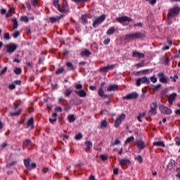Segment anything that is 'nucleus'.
I'll return each instance as SVG.
<instances>
[{"instance_id":"f257e3e1","label":"nucleus","mask_w":180,"mask_h":180,"mask_svg":"<svg viewBox=\"0 0 180 180\" xmlns=\"http://www.w3.org/2000/svg\"><path fill=\"white\" fill-rule=\"evenodd\" d=\"M179 13V7H174L169 11V13L167 14V22L168 23H171V18H174V16H176Z\"/></svg>"},{"instance_id":"f03ea898","label":"nucleus","mask_w":180,"mask_h":180,"mask_svg":"<svg viewBox=\"0 0 180 180\" xmlns=\"http://www.w3.org/2000/svg\"><path fill=\"white\" fill-rule=\"evenodd\" d=\"M144 35L141 32H135L132 34H128L125 36V40L130 41L134 40V39H141Z\"/></svg>"},{"instance_id":"7ed1b4c3","label":"nucleus","mask_w":180,"mask_h":180,"mask_svg":"<svg viewBox=\"0 0 180 180\" xmlns=\"http://www.w3.org/2000/svg\"><path fill=\"white\" fill-rule=\"evenodd\" d=\"M75 89H77L75 91V94H77L78 96H79L80 98H85V96H86V92H85V91L82 89V84H75Z\"/></svg>"},{"instance_id":"20e7f679","label":"nucleus","mask_w":180,"mask_h":180,"mask_svg":"<svg viewBox=\"0 0 180 180\" xmlns=\"http://www.w3.org/2000/svg\"><path fill=\"white\" fill-rule=\"evenodd\" d=\"M105 19H106V15H105V14H103L99 17L96 18L93 22L94 27H96L97 26H99V25L103 22Z\"/></svg>"},{"instance_id":"39448f33","label":"nucleus","mask_w":180,"mask_h":180,"mask_svg":"<svg viewBox=\"0 0 180 180\" xmlns=\"http://www.w3.org/2000/svg\"><path fill=\"white\" fill-rule=\"evenodd\" d=\"M141 84H147L148 85V84H150V78L147 77H143L136 80V86H140Z\"/></svg>"},{"instance_id":"423d86ee","label":"nucleus","mask_w":180,"mask_h":180,"mask_svg":"<svg viewBox=\"0 0 180 180\" xmlns=\"http://www.w3.org/2000/svg\"><path fill=\"white\" fill-rule=\"evenodd\" d=\"M157 109H158V106L157 105V102H153L150 105V109L148 111L149 116H154L157 115Z\"/></svg>"},{"instance_id":"0eeeda50","label":"nucleus","mask_w":180,"mask_h":180,"mask_svg":"<svg viewBox=\"0 0 180 180\" xmlns=\"http://www.w3.org/2000/svg\"><path fill=\"white\" fill-rule=\"evenodd\" d=\"M159 109L162 115H171L172 113V110L164 105H160Z\"/></svg>"},{"instance_id":"6e6552de","label":"nucleus","mask_w":180,"mask_h":180,"mask_svg":"<svg viewBox=\"0 0 180 180\" xmlns=\"http://www.w3.org/2000/svg\"><path fill=\"white\" fill-rule=\"evenodd\" d=\"M124 119H126V115L124 113L121 114L120 116L115 120V127L117 129V127L122 124V122Z\"/></svg>"},{"instance_id":"1a4fd4ad","label":"nucleus","mask_w":180,"mask_h":180,"mask_svg":"<svg viewBox=\"0 0 180 180\" xmlns=\"http://www.w3.org/2000/svg\"><path fill=\"white\" fill-rule=\"evenodd\" d=\"M139 98V94L137 92L134 91L131 94H129L128 95L123 96L122 99H127V101H130V99H137Z\"/></svg>"},{"instance_id":"9d476101","label":"nucleus","mask_w":180,"mask_h":180,"mask_svg":"<svg viewBox=\"0 0 180 180\" xmlns=\"http://www.w3.org/2000/svg\"><path fill=\"white\" fill-rule=\"evenodd\" d=\"M6 53H9L11 54V53H13L18 49V45L15 44H7L6 46Z\"/></svg>"},{"instance_id":"9b49d317","label":"nucleus","mask_w":180,"mask_h":180,"mask_svg":"<svg viewBox=\"0 0 180 180\" xmlns=\"http://www.w3.org/2000/svg\"><path fill=\"white\" fill-rule=\"evenodd\" d=\"M116 21L118 22V23H123L124 22H133V19L130 17L122 16L117 18Z\"/></svg>"},{"instance_id":"f8f14e48","label":"nucleus","mask_w":180,"mask_h":180,"mask_svg":"<svg viewBox=\"0 0 180 180\" xmlns=\"http://www.w3.org/2000/svg\"><path fill=\"white\" fill-rule=\"evenodd\" d=\"M136 146L139 150H144L146 148V144L141 139L136 140Z\"/></svg>"},{"instance_id":"ddd939ff","label":"nucleus","mask_w":180,"mask_h":180,"mask_svg":"<svg viewBox=\"0 0 180 180\" xmlns=\"http://www.w3.org/2000/svg\"><path fill=\"white\" fill-rule=\"evenodd\" d=\"M115 68V65H108L105 67L101 68L99 69L100 72H108V71H110V70H113Z\"/></svg>"},{"instance_id":"4468645a","label":"nucleus","mask_w":180,"mask_h":180,"mask_svg":"<svg viewBox=\"0 0 180 180\" xmlns=\"http://www.w3.org/2000/svg\"><path fill=\"white\" fill-rule=\"evenodd\" d=\"M132 57H134V58H144V57H146V56L143 53H139L138 51H134L132 53Z\"/></svg>"},{"instance_id":"2eb2a0df","label":"nucleus","mask_w":180,"mask_h":180,"mask_svg":"<svg viewBox=\"0 0 180 180\" xmlns=\"http://www.w3.org/2000/svg\"><path fill=\"white\" fill-rule=\"evenodd\" d=\"M53 5L55 8H57V9H58V11H59V12H64V9L61 8L60 4H58V0H53Z\"/></svg>"},{"instance_id":"dca6fc26","label":"nucleus","mask_w":180,"mask_h":180,"mask_svg":"<svg viewBox=\"0 0 180 180\" xmlns=\"http://www.w3.org/2000/svg\"><path fill=\"white\" fill-rule=\"evenodd\" d=\"M98 94L100 98H109V95L105 94V91H103V89L102 88L98 89Z\"/></svg>"},{"instance_id":"f3484780","label":"nucleus","mask_w":180,"mask_h":180,"mask_svg":"<svg viewBox=\"0 0 180 180\" xmlns=\"http://www.w3.org/2000/svg\"><path fill=\"white\" fill-rule=\"evenodd\" d=\"M117 88H119V86L117 84H112V85H110L107 88V91L108 92H112L113 91H117Z\"/></svg>"},{"instance_id":"a211bd4d","label":"nucleus","mask_w":180,"mask_h":180,"mask_svg":"<svg viewBox=\"0 0 180 180\" xmlns=\"http://www.w3.org/2000/svg\"><path fill=\"white\" fill-rule=\"evenodd\" d=\"M84 146H86L85 151L86 153H88V151H89V150H91V148H92V142H91L89 141H86L84 143Z\"/></svg>"},{"instance_id":"6ab92c4d","label":"nucleus","mask_w":180,"mask_h":180,"mask_svg":"<svg viewBox=\"0 0 180 180\" xmlns=\"http://www.w3.org/2000/svg\"><path fill=\"white\" fill-rule=\"evenodd\" d=\"M175 98H176V93H173L169 96V103L170 105H172V103H174V101L175 100Z\"/></svg>"},{"instance_id":"aec40b11","label":"nucleus","mask_w":180,"mask_h":180,"mask_svg":"<svg viewBox=\"0 0 180 180\" xmlns=\"http://www.w3.org/2000/svg\"><path fill=\"white\" fill-rule=\"evenodd\" d=\"M34 121L33 120V118H30L28 120L27 124V129H33L34 127Z\"/></svg>"},{"instance_id":"412c9836","label":"nucleus","mask_w":180,"mask_h":180,"mask_svg":"<svg viewBox=\"0 0 180 180\" xmlns=\"http://www.w3.org/2000/svg\"><path fill=\"white\" fill-rule=\"evenodd\" d=\"M81 56L82 57H89V56H91V51L88 49H85L81 53Z\"/></svg>"},{"instance_id":"4be33fe9","label":"nucleus","mask_w":180,"mask_h":180,"mask_svg":"<svg viewBox=\"0 0 180 180\" xmlns=\"http://www.w3.org/2000/svg\"><path fill=\"white\" fill-rule=\"evenodd\" d=\"M32 161V159L27 158L24 160V165L26 167L27 169V168H30V162Z\"/></svg>"},{"instance_id":"5701e85b","label":"nucleus","mask_w":180,"mask_h":180,"mask_svg":"<svg viewBox=\"0 0 180 180\" xmlns=\"http://www.w3.org/2000/svg\"><path fill=\"white\" fill-rule=\"evenodd\" d=\"M115 32H116V29L115 28V27H111L108 30L107 34L108 36H110L113 34V33H115Z\"/></svg>"},{"instance_id":"b1692460","label":"nucleus","mask_w":180,"mask_h":180,"mask_svg":"<svg viewBox=\"0 0 180 180\" xmlns=\"http://www.w3.org/2000/svg\"><path fill=\"white\" fill-rule=\"evenodd\" d=\"M130 162V160L129 159H121L120 160V165H127Z\"/></svg>"},{"instance_id":"393cba45","label":"nucleus","mask_w":180,"mask_h":180,"mask_svg":"<svg viewBox=\"0 0 180 180\" xmlns=\"http://www.w3.org/2000/svg\"><path fill=\"white\" fill-rule=\"evenodd\" d=\"M153 146L156 147H165V143L163 141H156L153 143Z\"/></svg>"},{"instance_id":"a878e982","label":"nucleus","mask_w":180,"mask_h":180,"mask_svg":"<svg viewBox=\"0 0 180 180\" xmlns=\"http://www.w3.org/2000/svg\"><path fill=\"white\" fill-rule=\"evenodd\" d=\"M61 19V17L57 16V17H51L49 18L51 23H56L57 20H60Z\"/></svg>"},{"instance_id":"bb28decb","label":"nucleus","mask_w":180,"mask_h":180,"mask_svg":"<svg viewBox=\"0 0 180 180\" xmlns=\"http://www.w3.org/2000/svg\"><path fill=\"white\" fill-rule=\"evenodd\" d=\"M71 94H72V90L70 88L67 89L66 91L64 92V95L66 98H68V96H70Z\"/></svg>"},{"instance_id":"cd10ccee","label":"nucleus","mask_w":180,"mask_h":180,"mask_svg":"<svg viewBox=\"0 0 180 180\" xmlns=\"http://www.w3.org/2000/svg\"><path fill=\"white\" fill-rule=\"evenodd\" d=\"M12 22L13 23V30H15V29H18V20H16V18H13L12 20Z\"/></svg>"},{"instance_id":"c85d7f7f","label":"nucleus","mask_w":180,"mask_h":180,"mask_svg":"<svg viewBox=\"0 0 180 180\" xmlns=\"http://www.w3.org/2000/svg\"><path fill=\"white\" fill-rule=\"evenodd\" d=\"M101 128L103 129V127H106L108 126V121L106 120H103L101 122Z\"/></svg>"},{"instance_id":"c756f323","label":"nucleus","mask_w":180,"mask_h":180,"mask_svg":"<svg viewBox=\"0 0 180 180\" xmlns=\"http://www.w3.org/2000/svg\"><path fill=\"white\" fill-rule=\"evenodd\" d=\"M13 72H15L17 75H19L20 74H22V69L20 68H15Z\"/></svg>"},{"instance_id":"7c9ffc66","label":"nucleus","mask_w":180,"mask_h":180,"mask_svg":"<svg viewBox=\"0 0 180 180\" xmlns=\"http://www.w3.org/2000/svg\"><path fill=\"white\" fill-rule=\"evenodd\" d=\"M68 121L70 123L75 122V117L74 116V115H70L68 116Z\"/></svg>"},{"instance_id":"2f4dec72","label":"nucleus","mask_w":180,"mask_h":180,"mask_svg":"<svg viewBox=\"0 0 180 180\" xmlns=\"http://www.w3.org/2000/svg\"><path fill=\"white\" fill-rule=\"evenodd\" d=\"M66 65L68 67V68L72 70V71H74V70H75V67H74V65H72L71 62H68L66 63Z\"/></svg>"},{"instance_id":"473e14b6","label":"nucleus","mask_w":180,"mask_h":180,"mask_svg":"<svg viewBox=\"0 0 180 180\" xmlns=\"http://www.w3.org/2000/svg\"><path fill=\"white\" fill-rule=\"evenodd\" d=\"M131 141H134V136L127 138L125 141V144H129V143H131Z\"/></svg>"},{"instance_id":"72a5a7b5","label":"nucleus","mask_w":180,"mask_h":180,"mask_svg":"<svg viewBox=\"0 0 180 180\" xmlns=\"http://www.w3.org/2000/svg\"><path fill=\"white\" fill-rule=\"evenodd\" d=\"M20 20H21V22H29V18H27V16H26V15H23V16L20 17Z\"/></svg>"},{"instance_id":"f704fd0d","label":"nucleus","mask_w":180,"mask_h":180,"mask_svg":"<svg viewBox=\"0 0 180 180\" xmlns=\"http://www.w3.org/2000/svg\"><path fill=\"white\" fill-rule=\"evenodd\" d=\"M160 82H161L162 84H167V82H168V78L165 76L163 78L160 79Z\"/></svg>"},{"instance_id":"c9c22d12","label":"nucleus","mask_w":180,"mask_h":180,"mask_svg":"<svg viewBox=\"0 0 180 180\" xmlns=\"http://www.w3.org/2000/svg\"><path fill=\"white\" fill-rule=\"evenodd\" d=\"M20 34V33L19 32V31H15L13 33V39H18V37H19V35Z\"/></svg>"},{"instance_id":"e433bc0d","label":"nucleus","mask_w":180,"mask_h":180,"mask_svg":"<svg viewBox=\"0 0 180 180\" xmlns=\"http://www.w3.org/2000/svg\"><path fill=\"white\" fill-rule=\"evenodd\" d=\"M64 71H65L64 68H59L58 70H57L56 71V74H57V75H58V74H63V72H64Z\"/></svg>"},{"instance_id":"4c0bfd02","label":"nucleus","mask_w":180,"mask_h":180,"mask_svg":"<svg viewBox=\"0 0 180 180\" xmlns=\"http://www.w3.org/2000/svg\"><path fill=\"white\" fill-rule=\"evenodd\" d=\"M20 113H22V110H18L15 112H12L11 116H19V115H20Z\"/></svg>"},{"instance_id":"58836bf2","label":"nucleus","mask_w":180,"mask_h":180,"mask_svg":"<svg viewBox=\"0 0 180 180\" xmlns=\"http://www.w3.org/2000/svg\"><path fill=\"white\" fill-rule=\"evenodd\" d=\"M31 141L29 139H26L24 142H23V146L24 147H27V146H29L30 144Z\"/></svg>"},{"instance_id":"ea45409f","label":"nucleus","mask_w":180,"mask_h":180,"mask_svg":"<svg viewBox=\"0 0 180 180\" xmlns=\"http://www.w3.org/2000/svg\"><path fill=\"white\" fill-rule=\"evenodd\" d=\"M178 78H179V77H178L176 75H175L174 77H170V79H172L173 82H176V79H178Z\"/></svg>"},{"instance_id":"a19ab883","label":"nucleus","mask_w":180,"mask_h":180,"mask_svg":"<svg viewBox=\"0 0 180 180\" xmlns=\"http://www.w3.org/2000/svg\"><path fill=\"white\" fill-rule=\"evenodd\" d=\"M81 19L84 22V23H88V20H86V15H82Z\"/></svg>"},{"instance_id":"79ce46f5","label":"nucleus","mask_w":180,"mask_h":180,"mask_svg":"<svg viewBox=\"0 0 180 180\" xmlns=\"http://www.w3.org/2000/svg\"><path fill=\"white\" fill-rule=\"evenodd\" d=\"M33 6H37L39 5V0H30Z\"/></svg>"},{"instance_id":"37998d69","label":"nucleus","mask_w":180,"mask_h":180,"mask_svg":"<svg viewBox=\"0 0 180 180\" xmlns=\"http://www.w3.org/2000/svg\"><path fill=\"white\" fill-rule=\"evenodd\" d=\"M75 140H81L82 139V134H77L75 136Z\"/></svg>"},{"instance_id":"c03bdc74","label":"nucleus","mask_w":180,"mask_h":180,"mask_svg":"<svg viewBox=\"0 0 180 180\" xmlns=\"http://www.w3.org/2000/svg\"><path fill=\"white\" fill-rule=\"evenodd\" d=\"M33 168H36V163L30 164V168H27V169L30 171L31 169H33Z\"/></svg>"},{"instance_id":"a18cd8bd","label":"nucleus","mask_w":180,"mask_h":180,"mask_svg":"<svg viewBox=\"0 0 180 180\" xmlns=\"http://www.w3.org/2000/svg\"><path fill=\"white\" fill-rule=\"evenodd\" d=\"M4 39H5V40H9V39H11V37L9 36L8 32H6L4 34Z\"/></svg>"},{"instance_id":"49530a36","label":"nucleus","mask_w":180,"mask_h":180,"mask_svg":"<svg viewBox=\"0 0 180 180\" xmlns=\"http://www.w3.org/2000/svg\"><path fill=\"white\" fill-rule=\"evenodd\" d=\"M72 2H75L76 4H79V2H88L90 0H71Z\"/></svg>"},{"instance_id":"de8ad7c7","label":"nucleus","mask_w":180,"mask_h":180,"mask_svg":"<svg viewBox=\"0 0 180 180\" xmlns=\"http://www.w3.org/2000/svg\"><path fill=\"white\" fill-rule=\"evenodd\" d=\"M6 16V18H11V16H12V8L7 12Z\"/></svg>"},{"instance_id":"09e8293b","label":"nucleus","mask_w":180,"mask_h":180,"mask_svg":"<svg viewBox=\"0 0 180 180\" xmlns=\"http://www.w3.org/2000/svg\"><path fill=\"white\" fill-rule=\"evenodd\" d=\"M136 67H137V68H140L141 67H144V61H142V63H137L136 65Z\"/></svg>"},{"instance_id":"8fccbe9b","label":"nucleus","mask_w":180,"mask_h":180,"mask_svg":"<svg viewBox=\"0 0 180 180\" xmlns=\"http://www.w3.org/2000/svg\"><path fill=\"white\" fill-rule=\"evenodd\" d=\"M135 160H137V161H139V162L141 163L143 162V158H141V155L137 156Z\"/></svg>"},{"instance_id":"3c124183","label":"nucleus","mask_w":180,"mask_h":180,"mask_svg":"<svg viewBox=\"0 0 180 180\" xmlns=\"http://www.w3.org/2000/svg\"><path fill=\"white\" fill-rule=\"evenodd\" d=\"M118 144H120V141H119V139H115V142H113L111 145L117 146Z\"/></svg>"},{"instance_id":"603ef678","label":"nucleus","mask_w":180,"mask_h":180,"mask_svg":"<svg viewBox=\"0 0 180 180\" xmlns=\"http://www.w3.org/2000/svg\"><path fill=\"white\" fill-rule=\"evenodd\" d=\"M175 141H176V146H180V138L179 137H176Z\"/></svg>"},{"instance_id":"864d4df0","label":"nucleus","mask_w":180,"mask_h":180,"mask_svg":"<svg viewBox=\"0 0 180 180\" xmlns=\"http://www.w3.org/2000/svg\"><path fill=\"white\" fill-rule=\"evenodd\" d=\"M100 158H101L102 161H106V160H108V155H100Z\"/></svg>"},{"instance_id":"5fc2aeb1","label":"nucleus","mask_w":180,"mask_h":180,"mask_svg":"<svg viewBox=\"0 0 180 180\" xmlns=\"http://www.w3.org/2000/svg\"><path fill=\"white\" fill-rule=\"evenodd\" d=\"M6 70H8V68L5 67L2 70H1L0 76L4 75V74H5V72H6Z\"/></svg>"},{"instance_id":"6e6d98bb","label":"nucleus","mask_w":180,"mask_h":180,"mask_svg":"<svg viewBox=\"0 0 180 180\" xmlns=\"http://www.w3.org/2000/svg\"><path fill=\"white\" fill-rule=\"evenodd\" d=\"M150 81H151V82H153V84H155V82H157V79H156L155 77L152 76V77H150Z\"/></svg>"},{"instance_id":"4d7b16f0","label":"nucleus","mask_w":180,"mask_h":180,"mask_svg":"<svg viewBox=\"0 0 180 180\" xmlns=\"http://www.w3.org/2000/svg\"><path fill=\"white\" fill-rule=\"evenodd\" d=\"M109 43H110V39L109 38L105 39L103 41V44H105V46H107V44H109Z\"/></svg>"},{"instance_id":"13d9d810","label":"nucleus","mask_w":180,"mask_h":180,"mask_svg":"<svg viewBox=\"0 0 180 180\" xmlns=\"http://www.w3.org/2000/svg\"><path fill=\"white\" fill-rule=\"evenodd\" d=\"M25 6L28 11H30V9H32V6L29 4V2L25 3Z\"/></svg>"},{"instance_id":"bf43d9fd","label":"nucleus","mask_w":180,"mask_h":180,"mask_svg":"<svg viewBox=\"0 0 180 180\" xmlns=\"http://www.w3.org/2000/svg\"><path fill=\"white\" fill-rule=\"evenodd\" d=\"M60 137L62 139H63V140H68V139H69V136L68 135H65V134H60Z\"/></svg>"},{"instance_id":"052dcab7","label":"nucleus","mask_w":180,"mask_h":180,"mask_svg":"<svg viewBox=\"0 0 180 180\" xmlns=\"http://www.w3.org/2000/svg\"><path fill=\"white\" fill-rule=\"evenodd\" d=\"M161 88V84H158L153 87V91H158Z\"/></svg>"},{"instance_id":"680f3d73","label":"nucleus","mask_w":180,"mask_h":180,"mask_svg":"<svg viewBox=\"0 0 180 180\" xmlns=\"http://www.w3.org/2000/svg\"><path fill=\"white\" fill-rule=\"evenodd\" d=\"M158 77L160 78V79H161V78H163L165 77V74H164V72H160V73H158Z\"/></svg>"},{"instance_id":"e2e57ef3","label":"nucleus","mask_w":180,"mask_h":180,"mask_svg":"<svg viewBox=\"0 0 180 180\" xmlns=\"http://www.w3.org/2000/svg\"><path fill=\"white\" fill-rule=\"evenodd\" d=\"M55 111L56 112H63V108H61V107H56L55 108Z\"/></svg>"},{"instance_id":"0e129e2a","label":"nucleus","mask_w":180,"mask_h":180,"mask_svg":"<svg viewBox=\"0 0 180 180\" xmlns=\"http://www.w3.org/2000/svg\"><path fill=\"white\" fill-rule=\"evenodd\" d=\"M8 88H9V89H15V88H16V86H15V84H10L9 86H8Z\"/></svg>"},{"instance_id":"69168bd1","label":"nucleus","mask_w":180,"mask_h":180,"mask_svg":"<svg viewBox=\"0 0 180 180\" xmlns=\"http://www.w3.org/2000/svg\"><path fill=\"white\" fill-rule=\"evenodd\" d=\"M14 84L15 85H20L22 84V82H20V80H15L14 81Z\"/></svg>"},{"instance_id":"338daca9","label":"nucleus","mask_w":180,"mask_h":180,"mask_svg":"<svg viewBox=\"0 0 180 180\" xmlns=\"http://www.w3.org/2000/svg\"><path fill=\"white\" fill-rule=\"evenodd\" d=\"M89 89H91V91H96V86H90Z\"/></svg>"},{"instance_id":"774afa93","label":"nucleus","mask_w":180,"mask_h":180,"mask_svg":"<svg viewBox=\"0 0 180 180\" xmlns=\"http://www.w3.org/2000/svg\"><path fill=\"white\" fill-rule=\"evenodd\" d=\"M15 164H16V162H10L7 165V167H12L13 165H15Z\"/></svg>"}]
</instances>
